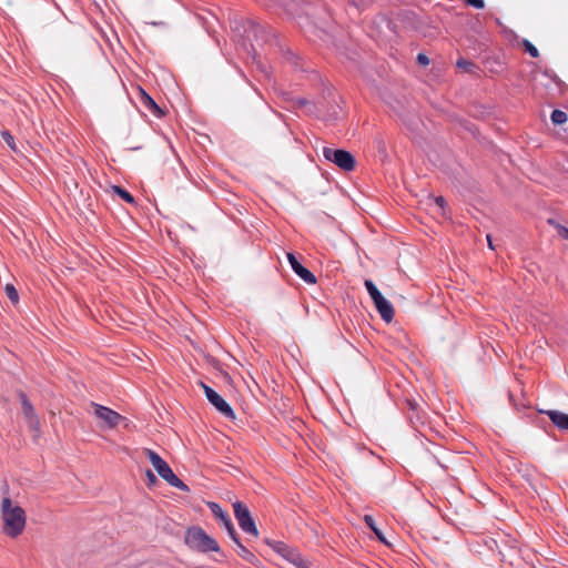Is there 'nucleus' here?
<instances>
[{
	"label": "nucleus",
	"instance_id": "obj_1",
	"mask_svg": "<svg viewBox=\"0 0 568 568\" xmlns=\"http://www.w3.org/2000/svg\"><path fill=\"white\" fill-rule=\"evenodd\" d=\"M0 511L3 521V532L11 538L21 535L27 521L24 510L20 506L14 505L11 498L6 495L1 500Z\"/></svg>",
	"mask_w": 568,
	"mask_h": 568
},
{
	"label": "nucleus",
	"instance_id": "obj_2",
	"mask_svg": "<svg viewBox=\"0 0 568 568\" xmlns=\"http://www.w3.org/2000/svg\"><path fill=\"white\" fill-rule=\"evenodd\" d=\"M142 454L149 459L159 476L169 485L180 490L189 491V487L176 477L170 465L158 453L150 448H143Z\"/></svg>",
	"mask_w": 568,
	"mask_h": 568
},
{
	"label": "nucleus",
	"instance_id": "obj_3",
	"mask_svg": "<svg viewBox=\"0 0 568 568\" xmlns=\"http://www.w3.org/2000/svg\"><path fill=\"white\" fill-rule=\"evenodd\" d=\"M185 544L199 551H219L217 542L211 538L202 528L191 527L185 534Z\"/></svg>",
	"mask_w": 568,
	"mask_h": 568
},
{
	"label": "nucleus",
	"instance_id": "obj_4",
	"mask_svg": "<svg viewBox=\"0 0 568 568\" xmlns=\"http://www.w3.org/2000/svg\"><path fill=\"white\" fill-rule=\"evenodd\" d=\"M323 155L344 171H352L355 168V159L348 151L324 146Z\"/></svg>",
	"mask_w": 568,
	"mask_h": 568
},
{
	"label": "nucleus",
	"instance_id": "obj_5",
	"mask_svg": "<svg viewBox=\"0 0 568 568\" xmlns=\"http://www.w3.org/2000/svg\"><path fill=\"white\" fill-rule=\"evenodd\" d=\"M233 507L235 518L241 529L256 538L258 536V530L253 518L251 517L248 508L241 501L235 503Z\"/></svg>",
	"mask_w": 568,
	"mask_h": 568
},
{
	"label": "nucleus",
	"instance_id": "obj_6",
	"mask_svg": "<svg viewBox=\"0 0 568 568\" xmlns=\"http://www.w3.org/2000/svg\"><path fill=\"white\" fill-rule=\"evenodd\" d=\"M207 400L224 416L235 418L232 407L222 398L213 388L205 384H201Z\"/></svg>",
	"mask_w": 568,
	"mask_h": 568
},
{
	"label": "nucleus",
	"instance_id": "obj_7",
	"mask_svg": "<svg viewBox=\"0 0 568 568\" xmlns=\"http://www.w3.org/2000/svg\"><path fill=\"white\" fill-rule=\"evenodd\" d=\"M92 407L94 409V415L110 428L116 427L122 420H124L122 415L109 407L95 403H92Z\"/></svg>",
	"mask_w": 568,
	"mask_h": 568
},
{
	"label": "nucleus",
	"instance_id": "obj_8",
	"mask_svg": "<svg viewBox=\"0 0 568 568\" xmlns=\"http://www.w3.org/2000/svg\"><path fill=\"white\" fill-rule=\"evenodd\" d=\"M19 398L21 402L22 413L26 418V422L31 430L38 432L39 430V419L36 414L34 407L29 402L27 395L22 392L19 393Z\"/></svg>",
	"mask_w": 568,
	"mask_h": 568
},
{
	"label": "nucleus",
	"instance_id": "obj_9",
	"mask_svg": "<svg viewBox=\"0 0 568 568\" xmlns=\"http://www.w3.org/2000/svg\"><path fill=\"white\" fill-rule=\"evenodd\" d=\"M287 260L295 274L298 275L304 282L307 284L316 283L315 275L310 270L304 267L293 253H287Z\"/></svg>",
	"mask_w": 568,
	"mask_h": 568
},
{
	"label": "nucleus",
	"instance_id": "obj_10",
	"mask_svg": "<svg viewBox=\"0 0 568 568\" xmlns=\"http://www.w3.org/2000/svg\"><path fill=\"white\" fill-rule=\"evenodd\" d=\"M374 305H375L378 314L381 315V317L386 323H390L393 321L394 315H395V310H394L393 305L384 296L376 300L374 302Z\"/></svg>",
	"mask_w": 568,
	"mask_h": 568
},
{
	"label": "nucleus",
	"instance_id": "obj_11",
	"mask_svg": "<svg viewBox=\"0 0 568 568\" xmlns=\"http://www.w3.org/2000/svg\"><path fill=\"white\" fill-rule=\"evenodd\" d=\"M549 419L561 430H568V415L559 410H542Z\"/></svg>",
	"mask_w": 568,
	"mask_h": 568
},
{
	"label": "nucleus",
	"instance_id": "obj_12",
	"mask_svg": "<svg viewBox=\"0 0 568 568\" xmlns=\"http://www.w3.org/2000/svg\"><path fill=\"white\" fill-rule=\"evenodd\" d=\"M139 94H140V98H139L140 102L145 109L151 111L154 115L162 114L161 109L158 106V104L154 102V100L143 89H141V88L139 89Z\"/></svg>",
	"mask_w": 568,
	"mask_h": 568
},
{
	"label": "nucleus",
	"instance_id": "obj_13",
	"mask_svg": "<svg viewBox=\"0 0 568 568\" xmlns=\"http://www.w3.org/2000/svg\"><path fill=\"white\" fill-rule=\"evenodd\" d=\"M364 521L366 523V525L374 531V534L376 535V537L378 538V540H381L382 542L384 544H387L383 532L381 531V529L377 527L376 525V521L374 519L373 516L371 515H365L364 516Z\"/></svg>",
	"mask_w": 568,
	"mask_h": 568
},
{
	"label": "nucleus",
	"instance_id": "obj_14",
	"mask_svg": "<svg viewBox=\"0 0 568 568\" xmlns=\"http://www.w3.org/2000/svg\"><path fill=\"white\" fill-rule=\"evenodd\" d=\"M285 557L292 561L297 568H310V565L308 562L303 559L300 554L293 551V550H290L287 551V554L285 555Z\"/></svg>",
	"mask_w": 568,
	"mask_h": 568
},
{
	"label": "nucleus",
	"instance_id": "obj_15",
	"mask_svg": "<svg viewBox=\"0 0 568 568\" xmlns=\"http://www.w3.org/2000/svg\"><path fill=\"white\" fill-rule=\"evenodd\" d=\"M236 545V554L245 559L248 562H252L255 559V556L239 540L235 542Z\"/></svg>",
	"mask_w": 568,
	"mask_h": 568
},
{
	"label": "nucleus",
	"instance_id": "obj_16",
	"mask_svg": "<svg viewBox=\"0 0 568 568\" xmlns=\"http://www.w3.org/2000/svg\"><path fill=\"white\" fill-rule=\"evenodd\" d=\"M209 507H210L211 511L213 513V515L216 518H219L222 521V524L225 523V519L230 520L229 515L221 508V506L219 504L210 503Z\"/></svg>",
	"mask_w": 568,
	"mask_h": 568
},
{
	"label": "nucleus",
	"instance_id": "obj_17",
	"mask_svg": "<svg viewBox=\"0 0 568 568\" xmlns=\"http://www.w3.org/2000/svg\"><path fill=\"white\" fill-rule=\"evenodd\" d=\"M364 285H365L371 298L373 300V302H375L376 300H378L383 296L373 281L365 280Z\"/></svg>",
	"mask_w": 568,
	"mask_h": 568
},
{
	"label": "nucleus",
	"instance_id": "obj_18",
	"mask_svg": "<svg viewBox=\"0 0 568 568\" xmlns=\"http://www.w3.org/2000/svg\"><path fill=\"white\" fill-rule=\"evenodd\" d=\"M456 65L457 68L463 69L465 72L468 73H476V71L478 70V67L474 62L465 60L463 58L456 62Z\"/></svg>",
	"mask_w": 568,
	"mask_h": 568
},
{
	"label": "nucleus",
	"instance_id": "obj_19",
	"mask_svg": "<svg viewBox=\"0 0 568 568\" xmlns=\"http://www.w3.org/2000/svg\"><path fill=\"white\" fill-rule=\"evenodd\" d=\"M112 191H113V193L118 194L126 203H130V204L135 203L132 194L130 192H128L126 190L122 189L121 186L113 185Z\"/></svg>",
	"mask_w": 568,
	"mask_h": 568
},
{
	"label": "nucleus",
	"instance_id": "obj_20",
	"mask_svg": "<svg viewBox=\"0 0 568 568\" xmlns=\"http://www.w3.org/2000/svg\"><path fill=\"white\" fill-rule=\"evenodd\" d=\"M551 121L554 124H564L567 122V113L561 110H554L551 113Z\"/></svg>",
	"mask_w": 568,
	"mask_h": 568
},
{
	"label": "nucleus",
	"instance_id": "obj_21",
	"mask_svg": "<svg viewBox=\"0 0 568 568\" xmlns=\"http://www.w3.org/2000/svg\"><path fill=\"white\" fill-rule=\"evenodd\" d=\"M223 526H224V528L226 529V531H227L229 536L231 537V539H232L234 542H237V541L240 540V537H239V535L236 534L235 528H234V526H233V524H232L231 519H230V520H226V519H225V523L223 524Z\"/></svg>",
	"mask_w": 568,
	"mask_h": 568
},
{
	"label": "nucleus",
	"instance_id": "obj_22",
	"mask_svg": "<svg viewBox=\"0 0 568 568\" xmlns=\"http://www.w3.org/2000/svg\"><path fill=\"white\" fill-rule=\"evenodd\" d=\"M524 49L532 57V58H538L539 57V51L538 49L528 40L524 39L523 42H521Z\"/></svg>",
	"mask_w": 568,
	"mask_h": 568
},
{
	"label": "nucleus",
	"instance_id": "obj_23",
	"mask_svg": "<svg viewBox=\"0 0 568 568\" xmlns=\"http://www.w3.org/2000/svg\"><path fill=\"white\" fill-rule=\"evenodd\" d=\"M6 294L8 296V298L12 302V303H18L19 301V295H18V292L17 290L14 288V286L12 284H7L6 285Z\"/></svg>",
	"mask_w": 568,
	"mask_h": 568
},
{
	"label": "nucleus",
	"instance_id": "obj_24",
	"mask_svg": "<svg viewBox=\"0 0 568 568\" xmlns=\"http://www.w3.org/2000/svg\"><path fill=\"white\" fill-rule=\"evenodd\" d=\"M1 136L2 139L4 140V142L12 149L14 150L16 146H14V141H13V136L11 135V133L9 131H3L1 132Z\"/></svg>",
	"mask_w": 568,
	"mask_h": 568
},
{
	"label": "nucleus",
	"instance_id": "obj_25",
	"mask_svg": "<svg viewBox=\"0 0 568 568\" xmlns=\"http://www.w3.org/2000/svg\"><path fill=\"white\" fill-rule=\"evenodd\" d=\"M145 476H146V480H148V483H146L148 487H153L156 485L158 479H156L155 475L150 469H146Z\"/></svg>",
	"mask_w": 568,
	"mask_h": 568
},
{
	"label": "nucleus",
	"instance_id": "obj_26",
	"mask_svg": "<svg viewBox=\"0 0 568 568\" xmlns=\"http://www.w3.org/2000/svg\"><path fill=\"white\" fill-rule=\"evenodd\" d=\"M468 6H471L476 9H484L485 2L484 0H465Z\"/></svg>",
	"mask_w": 568,
	"mask_h": 568
},
{
	"label": "nucleus",
	"instance_id": "obj_27",
	"mask_svg": "<svg viewBox=\"0 0 568 568\" xmlns=\"http://www.w3.org/2000/svg\"><path fill=\"white\" fill-rule=\"evenodd\" d=\"M417 61H418V63H419V64H422V65H428V64H429V59H428V57H427L426 54H424V53H419V54L417 55Z\"/></svg>",
	"mask_w": 568,
	"mask_h": 568
},
{
	"label": "nucleus",
	"instance_id": "obj_28",
	"mask_svg": "<svg viewBox=\"0 0 568 568\" xmlns=\"http://www.w3.org/2000/svg\"><path fill=\"white\" fill-rule=\"evenodd\" d=\"M295 103H296V106L301 108V109L305 108V106H312L311 103L305 99H298V100H296Z\"/></svg>",
	"mask_w": 568,
	"mask_h": 568
},
{
	"label": "nucleus",
	"instance_id": "obj_29",
	"mask_svg": "<svg viewBox=\"0 0 568 568\" xmlns=\"http://www.w3.org/2000/svg\"><path fill=\"white\" fill-rule=\"evenodd\" d=\"M435 202H436V204H437L440 209H444V206H445V204H446V202H445L444 197H442V196L436 197V199H435Z\"/></svg>",
	"mask_w": 568,
	"mask_h": 568
},
{
	"label": "nucleus",
	"instance_id": "obj_30",
	"mask_svg": "<svg viewBox=\"0 0 568 568\" xmlns=\"http://www.w3.org/2000/svg\"><path fill=\"white\" fill-rule=\"evenodd\" d=\"M560 234H561L565 239H567V240H568V229L562 227V230H561Z\"/></svg>",
	"mask_w": 568,
	"mask_h": 568
},
{
	"label": "nucleus",
	"instance_id": "obj_31",
	"mask_svg": "<svg viewBox=\"0 0 568 568\" xmlns=\"http://www.w3.org/2000/svg\"><path fill=\"white\" fill-rule=\"evenodd\" d=\"M487 242H488L489 247H490L491 250H494L495 247H494V245H493L491 236H490L489 234L487 235Z\"/></svg>",
	"mask_w": 568,
	"mask_h": 568
}]
</instances>
